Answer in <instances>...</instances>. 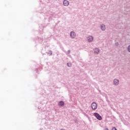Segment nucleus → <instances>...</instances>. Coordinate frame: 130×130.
Segmentation results:
<instances>
[{
	"instance_id": "obj_1",
	"label": "nucleus",
	"mask_w": 130,
	"mask_h": 130,
	"mask_svg": "<svg viewBox=\"0 0 130 130\" xmlns=\"http://www.w3.org/2000/svg\"><path fill=\"white\" fill-rule=\"evenodd\" d=\"M94 116L99 120H102V117H101V116H100V114H98V113H94Z\"/></svg>"
},
{
	"instance_id": "obj_2",
	"label": "nucleus",
	"mask_w": 130,
	"mask_h": 130,
	"mask_svg": "<svg viewBox=\"0 0 130 130\" xmlns=\"http://www.w3.org/2000/svg\"><path fill=\"white\" fill-rule=\"evenodd\" d=\"M91 108L93 110H96L97 109V104L95 102H93L91 104Z\"/></svg>"
},
{
	"instance_id": "obj_3",
	"label": "nucleus",
	"mask_w": 130,
	"mask_h": 130,
	"mask_svg": "<svg viewBox=\"0 0 130 130\" xmlns=\"http://www.w3.org/2000/svg\"><path fill=\"white\" fill-rule=\"evenodd\" d=\"M63 4L65 7H68V6L70 5V2L67 0H65L63 1Z\"/></svg>"
},
{
	"instance_id": "obj_4",
	"label": "nucleus",
	"mask_w": 130,
	"mask_h": 130,
	"mask_svg": "<svg viewBox=\"0 0 130 130\" xmlns=\"http://www.w3.org/2000/svg\"><path fill=\"white\" fill-rule=\"evenodd\" d=\"M70 36L72 38H75L76 37V32L74 31H71L70 34Z\"/></svg>"
},
{
	"instance_id": "obj_5",
	"label": "nucleus",
	"mask_w": 130,
	"mask_h": 130,
	"mask_svg": "<svg viewBox=\"0 0 130 130\" xmlns=\"http://www.w3.org/2000/svg\"><path fill=\"white\" fill-rule=\"evenodd\" d=\"M87 40L88 42H92V41H93V37L89 36V37L87 38Z\"/></svg>"
},
{
	"instance_id": "obj_6",
	"label": "nucleus",
	"mask_w": 130,
	"mask_h": 130,
	"mask_svg": "<svg viewBox=\"0 0 130 130\" xmlns=\"http://www.w3.org/2000/svg\"><path fill=\"white\" fill-rule=\"evenodd\" d=\"M119 81H118V80H117V79H114V84H115V85H118V84H119Z\"/></svg>"
},
{
	"instance_id": "obj_7",
	"label": "nucleus",
	"mask_w": 130,
	"mask_h": 130,
	"mask_svg": "<svg viewBox=\"0 0 130 130\" xmlns=\"http://www.w3.org/2000/svg\"><path fill=\"white\" fill-rule=\"evenodd\" d=\"M59 106H63L64 105V103L63 101H60L58 103Z\"/></svg>"
},
{
	"instance_id": "obj_8",
	"label": "nucleus",
	"mask_w": 130,
	"mask_h": 130,
	"mask_svg": "<svg viewBox=\"0 0 130 130\" xmlns=\"http://www.w3.org/2000/svg\"><path fill=\"white\" fill-rule=\"evenodd\" d=\"M100 51H99V49L98 48H95L94 49V53H96L97 54H98V53H99Z\"/></svg>"
},
{
	"instance_id": "obj_9",
	"label": "nucleus",
	"mask_w": 130,
	"mask_h": 130,
	"mask_svg": "<svg viewBox=\"0 0 130 130\" xmlns=\"http://www.w3.org/2000/svg\"><path fill=\"white\" fill-rule=\"evenodd\" d=\"M101 28L103 31H104V30H105V25L104 24L102 25Z\"/></svg>"
},
{
	"instance_id": "obj_10",
	"label": "nucleus",
	"mask_w": 130,
	"mask_h": 130,
	"mask_svg": "<svg viewBox=\"0 0 130 130\" xmlns=\"http://www.w3.org/2000/svg\"><path fill=\"white\" fill-rule=\"evenodd\" d=\"M112 130H117L115 127L112 128Z\"/></svg>"
},
{
	"instance_id": "obj_11",
	"label": "nucleus",
	"mask_w": 130,
	"mask_h": 130,
	"mask_svg": "<svg viewBox=\"0 0 130 130\" xmlns=\"http://www.w3.org/2000/svg\"><path fill=\"white\" fill-rule=\"evenodd\" d=\"M128 51L130 52V46L128 47Z\"/></svg>"
},
{
	"instance_id": "obj_12",
	"label": "nucleus",
	"mask_w": 130,
	"mask_h": 130,
	"mask_svg": "<svg viewBox=\"0 0 130 130\" xmlns=\"http://www.w3.org/2000/svg\"><path fill=\"white\" fill-rule=\"evenodd\" d=\"M105 130H109V129H108V128H106L105 129Z\"/></svg>"
},
{
	"instance_id": "obj_13",
	"label": "nucleus",
	"mask_w": 130,
	"mask_h": 130,
	"mask_svg": "<svg viewBox=\"0 0 130 130\" xmlns=\"http://www.w3.org/2000/svg\"><path fill=\"white\" fill-rule=\"evenodd\" d=\"M116 45H118V43H116Z\"/></svg>"
}]
</instances>
